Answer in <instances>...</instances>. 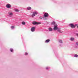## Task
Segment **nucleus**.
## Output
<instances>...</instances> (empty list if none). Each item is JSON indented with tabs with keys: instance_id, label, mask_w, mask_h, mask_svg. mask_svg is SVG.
Returning <instances> with one entry per match:
<instances>
[{
	"instance_id": "5",
	"label": "nucleus",
	"mask_w": 78,
	"mask_h": 78,
	"mask_svg": "<svg viewBox=\"0 0 78 78\" xmlns=\"http://www.w3.org/2000/svg\"><path fill=\"white\" fill-rule=\"evenodd\" d=\"M35 27H34H34H31V30L32 32H34L35 31Z\"/></svg>"
},
{
	"instance_id": "15",
	"label": "nucleus",
	"mask_w": 78,
	"mask_h": 78,
	"mask_svg": "<svg viewBox=\"0 0 78 78\" xmlns=\"http://www.w3.org/2000/svg\"><path fill=\"white\" fill-rule=\"evenodd\" d=\"M58 42L60 43H63V41L62 40H59Z\"/></svg>"
},
{
	"instance_id": "13",
	"label": "nucleus",
	"mask_w": 78,
	"mask_h": 78,
	"mask_svg": "<svg viewBox=\"0 0 78 78\" xmlns=\"http://www.w3.org/2000/svg\"><path fill=\"white\" fill-rule=\"evenodd\" d=\"M50 41V40L49 39H48V40H46L45 41V43H49Z\"/></svg>"
},
{
	"instance_id": "29",
	"label": "nucleus",
	"mask_w": 78,
	"mask_h": 78,
	"mask_svg": "<svg viewBox=\"0 0 78 78\" xmlns=\"http://www.w3.org/2000/svg\"><path fill=\"white\" fill-rule=\"evenodd\" d=\"M0 4H1V3H0Z\"/></svg>"
},
{
	"instance_id": "18",
	"label": "nucleus",
	"mask_w": 78,
	"mask_h": 78,
	"mask_svg": "<svg viewBox=\"0 0 78 78\" xmlns=\"http://www.w3.org/2000/svg\"><path fill=\"white\" fill-rule=\"evenodd\" d=\"M74 57H75L77 58L78 57V55H77V54H75L74 55Z\"/></svg>"
},
{
	"instance_id": "22",
	"label": "nucleus",
	"mask_w": 78,
	"mask_h": 78,
	"mask_svg": "<svg viewBox=\"0 0 78 78\" xmlns=\"http://www.w3.org/2000/svg\"><path fill=\"white\" fill-rule=\"evenodd\" d=\"M43 18V17L42 16H40L39 17V19H42Z\"/></svg>"
},
{
	"instance_id": "27",
	"label": "nucleus",
	"mask_w": 78,
	"mask_h": 78,
	"mask_svg": "<svg viewBox=\"0 0 78 78\" xmlns=\"http://www.w3.org/2000/svg\"><path fill=\"white\" fill-rule=\"evenodd\" d=\"M76 25H77V24H76Z\"/></svg>"
},
{
	"instance_id": "1",
	"label": "nucleus",
	"mask_w": 78,
	"mask_h": 78,
	"mask_svg": "<svg viewBox=\"0 0 78 78\" xmlns=\"http://www.w3.org/2000/svg\"><path fill=\"white\" fill-rule=\"evenodd\" d=\"M49 14L48 13L45 12L44 14V17L43 18L44 20H48V18Z\"/></svg>"
},
{
	"instance_id": "21",
	"label": "nucleus",
	"mask_w": 78,
	"mask_h": 78,
	"mask_svg": "<svg viewBox=\"0 0 78 78\" xmlns=\"http://www.w3.org/2000/svg\"><path fill=\"white\" fill-rule=\"evenodd\" d=\"M50 67H46V69H47V70H48V69H50Z\"/></svg>"
},
{
	"instance_id": "8",
	"label": "nucleus",
	"mask_w": 78,
	"mask_h": 78,
	"mask_svg": "<svg viewBox=\"0 0 78 78\" xmlns=\"http://www.w3.org/2000/svg\"><path fill=\"white\" fill-rule=\"evenodd\" d=\"M58 31L59 32V33H62L63 31L61 30V28H58Z\"/></svg>"
},
{
	"instance_id": "17",
	"label": "nucleus",
	"mask_w": 78,
	"mask_h": 78,
	"mask_svg": "<svg viewBox=\"0 0 78 78\" xmlns=\"http://www.w3.org/2000/svg\"><path fill=\"white\" fill-rule=\"evenodd\" d=\"M22 23V25H25V24H26V23L25 22H23Z\"/></svg>"
},
{
	"instance_id": "10",
	"label": "nucleus",
	"mask_w": 78,
	"mask_h": 78,
	"mask_svg": "<svg viewBox=\"0 0 78 78\" xmlns=\"http://www.w3.org/2000/svg\"><path fill=\"white\" fill-rule=\"evenodd\" d=\"M11 29H14L15 28V26H11L10 27Z\"/></svg>"
},
{
	"instance_id": "7",
	"label": "nucleus",
	"mask_w": 78,
	"mask_h": 78,
	"mask_svg": "<svg viewBox=\"0 0 78 78\" xmlns=\"http://www.w3.org/2000/svg\"><path fill=\"white\" fill-rule=\"evenodd\" d=\"M12 6L10 4H7L6 5V7L7 8H11Z\"/></svg>"
},
{
	"instance_id": "6",
	"label": "nucleus",
	"mask_w": 78,
	"mask_h": 78,
	"mask_svg": "<svg viewBox=\"0 0 78 78\" xmlns=\"http://www.w3.org/2000/svg\"><path fill=\"white\" fill-rule=\"evenodd\" d=\"M69 25L70 27L72 28H74V27H75V26H74V24H73V23H71V24H69Z\"/></svg>"
},
{
	"instance_id": "3",
	"label": "nucleus",
	"mask_w": 78,
	"mask_h": 78,
	"mask_svg": "<svg viewBox=\"0 0 78 78\" xmlns=\"http://www.w3.org/2000/svg\"><path fill=\"white\" fill-rule=\"evenodd\" d=\"M41 23L40 22H37L35 21H33L32 22L33 25H39V24H41Z\"/></svg>"
},
{
	"instance_id": "2",
	"label": "nucleus",
	"mask_w": 78,
	"mask_h": 78,
	"mask_svg": "<svg viewBox=\"0 0 78 78\" xmlns=\"http://www.w3.org/2000/svg\"><path fill=\"white\" fill-rule=\"evenodd\" d=\"M38 13V12L37 11H34V12H33V14H32L31 15V16L32 17H33L34 16H36Z\"/></svg>"
},
{
	"instance_id": "12",
	"label": "nucleus",
	"mask_w": 78,
	"mask_h": 78,
	"mask_svg": "<svg viewBox=\"0 0 78 78\" xmlns=\"http://www.w3.org/2000/svg\"><path fill=\"white\" fill-rule=\"evenodd\" d=\"M74 38L73 37H71V38H70V40H71V41H73L74 40Z\"/></svg>"
},
{
	"instance_id": "23",
	"label": "nucleus",
	"mask_w": 78,
	"mask_h": 78,
	"mask_svg": "<svg viewBox=\"0 0 78 78\" xmlns=\"http://www.w3.org/2000/svg\"><path fill=\"white\" fill-rule=\"evenodd\" d=\"M25 55H28V53H27V52H26L25 53Z\"/></svg>"
},
{
	"instance_id": "4",
	"label": "nucleus",
	"mask_w": 78,
	"mask_h": 78,
	"mask_svg": "<svg viewBox=\"0 0 78 78\" xmlns=\"http://www.w3.org/2000/svg\"><path fill=\"white\" fill-rule=\"evenodd\" d=\"M54 30H57L58 31V25L57 24H55L54 25V27L53 28Z\"/></svg>"
},
{
	"instance_id": "11",
	"label": "nucleus",
	"mask_w": 78,
	"mask_h": 78,
	"mask_svg": "<svg viewBox=\"0 0 78 78\" xmlns=\"http://www.w3.org/2000/svg\"><path fill=\"white\" fill-rule=\"evenodd\" d=\"M48 29H49V31H52V30H53V29L51 27H49Z\"/></svg>"
},
{
	"instance_id": "9",
	"label": "nucleus",
	"mask_w": 78,
	"mask_h": 78,
	"mask_svg": "<svg viewBox=\"0 0 78 78\" xmlns=\"http://www.w3.org/2000/svg\"><path fill=\"white\" fill-rule=\"evenodd\" d=\"M31 9L32 8L30 6H29L27 8V10H29V11H30L31 10Z\"/></svg>"
},
{
	"instance_id": "19",
	"label": "nucleus",
	"mask_w": 78,
	"mask_h": 78,
	"mask_svg": "<svg viewBox=\"0 0 78 78\" xmlns=\"http://www.w3.org/2000/svg\"><path fill=\"white\" fill-rule=\"evenodd\" d=\"M55 22H52L51 23V25H55Z\"/></svg>"
},
{
	"instance_id": "20",
	"label": "nucleus",
	"mask_w": 78,
	"mask_h": 78,
	"mask_svg": "<svg viewBox=\"0 0 78 78\" xmlns=\"http://www.w3.org/2000/svg\"><path fill=\"white\" fill-rule=\"evenodd\" d=\"M10 51L11 52H13V49L11 48L10 49Z\"/></svg>"
},
{
	"instance_id": "25",
	"label": "nucleus",
	"mask_w": 78,
	"mask_h": 78,
	"mask_svg": "<svg viewBox=\"0 0 78 78\" xmlns=\"http://www.w3.org/2000/svg\"><path fill=\"white\" fill-rule=\"evenodd\" d=\"M76 35L78 37V34L77 33L76 34Z\"/></svg>"
},
{
	"instance_id": "24",
	"label": "nucleus",
	"mask_w": 78,
	"mask_h": 78,
	"mask_svg": "<svg viewBox=\"0 0 78 78\" xmlns=\"http://www.w3.org/2000/svg\"><path fill=\"white\" fill-rule=\"evenodd\" d=\"M76 44L77 45H78V42H76Z\"/></svg>"
},
{
	"instance_id": "28",
	"label": "nucleus",
	"mask_w": 78,
	"mask_h": 78,
	"mask_svg": "<svg viewBox=\"0 0 78 78\" xmlns=\"http://www.w3.org/2000/svg\"><path fill=\"white\" fill-rule=\"evenodd\" d=\"M60 46H61V45H60Z\"/></svg>"
},
{
	"instance_id": "14",
	"label": "nucleus",
	"mask_w": 78,
	"mask_h": 78,
	"mask_svg": "<svg viewBox=\"0 0 78 78\" xmlns=\"http://www.w3.org/2000/svg\"><path fill=\"white\" fill-rule=\"evenodd\" d=\"M9 15L10 16H12L13 15V13L12 12H9Z\"/></svg>"
},
{
	"instance_id": "26",
	"label": "nucleus",
	"mask_w": 78,
	"mask_h": 78,
	"mask_svg": "<svg viewBox=\"0 0 78 78\" xmlns=\"http://www.w3.org/2000/svg\"><path fill=\"white\" fill-rule=\"evenodd\" d=\"M77 27H78V26H77Z\"/></svg>"
},
{
	"instance_id": "16",
	"label": "nucleus",
	"mask_w": 78,
	"mask_h": 78,
	"mask_svg": "<svg viewBox=\"0 0 78 78\" xmlns=\"http://www.w3.org/2000/svg\"><path fill=\"white\" fill-rule=\"evenodd\" d=\"M14 10L15 11H16V12H19V10L17 9H15Z\"/></svg>"
}]
</instances>
